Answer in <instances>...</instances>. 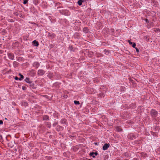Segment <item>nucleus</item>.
Here are the masks:
<instances>
[{
	"mask_svg": "<svg viewBox=\"0 0 160 160\" xmlns=\"http://www.w3.org/2000/svg\"><path fill=\"white\" fill-rule=\"evenodd\" d=\"M150 114L151 116L153 118H155L158 115V112L154 109H152L150 112Z\"/></svg>",
	"mask_w": 160,
	"mask_h": 160,
	"instance_id": "f257e3e1",
	"label": "nucleus"
},
{
	"mask_svg": "<svg viewBox=\"0 0 160 160\" xmlns=\"http://www.w3.org/2000/svg\"><path fill=\"white\" fill-rule=\"evenodd\" d=\"M98 153L97 152H92L89 153V155L90 156H92L93 158H95L96 157L95 156L98 155Z\"/></svg>",
	"mask_w": 160,
	"mask_h": 160,
	"instance_id": "f03ea898",
	"label": "nucleus"
},
{
	"mask_svg": "<svg viewBox=\"0 0 160 160\" xmlns=\"http://www.w3.org/2000/svg\"><path fill=\"white\" fill-rule=\"evenodd\" d=\"M110 146L109 143H105L102 147V149L103 150H107Z\"/></svg>",
	"mask_w": 160,
	"mask_h": 160,
	"instance_id": "7ed1b4c3",
	"label": "nucleus"
},
{
	"mask_svg": "<svg viewBox=\"0 0 160 160\" xmlns=\"http://www.w3.org/2000/svg\"><path fill=\"white\" fill-rule=\"evenodd\" d=\"M45 71L42 69H39L38 71V74L39 75H43Z\"/></svg>",
	"mask_w": 160,
	"mask_h": 160,
	"instance_id": "20e7f679",
	"label": "nucleus"
},
{
	"mask_svg": "<svg viewBox=\"0 0 160 160\" xmlns=\"http://www.w3.org/2000/svg\"><path fill=\"white\" fill-rule=\"evenodd\" d=\"M128 138L129 139L132 140L135 138V136L133 134L131 133L128 136Z\"/></svg>",
	"mask_w": 160,
	"mask_h": 160,
	"instance_id": "39448f33",
	"label": "nucleus"
},
{
	"mask_svg": "<svg viewBox=\"0 0 160 160\" xmlns=\"http://www.w3.org/2000/svg\"><path fill=\"white\" fill-rule=\"evenodd\" d=\"M56 129L58 131H62L63 129V128L60 125H58L56 127Z\"/></svg>",
	"mask_w": 160,
	"mask_h": 160,
	"instance_id": "423d86ee",
	"label": "nucleus"
},
{
	"mask_svg": "<svg viewBox=\"0 0 160 160\" xmlns=\"http://www.w3.org/2000/svg\"><path fill=\"white\" fill-rule=\"evenodd\" d=\"M8 56L9 59L12 60H13L14 58V56L13 53H12L8 54Z\"/></svg>",
	"mask_w": 160,
	"mask_h": 160,
	"instance_id": "0eeeda50",
	"label": "nucleus"
},
{
	"mask_svg": "<svg viewBox=\"0 0 160 160\" xmlns=\"http://www.w3.org/2000/svg\"><path fill=\"white\" fill-rule=\"evenodd\" d=\"M81 36L80 35V34L78 33V32H76L73 35V37L74 38H79Z\"/></svg>",
	"mask_w": 160,
	"mask_h": 160,
	"instance_id": "6e6552de",
	"label": "nucleus"
},
{
	"mask_svg": "<svg viewBox=\"0 0 160 160\" xmlns=\"http://www.w3.org/2000/svg\"><path fill=\"white\" fill-rule=\"evenodd\" d=\"M40 64L38 62H34L33 64V66L35 67V68H37L39 67Z\"/></svg>",
	"mask_w": 160,
	"mask_h": 160,
	"instance_id": "1a4fd4ad",
	"label": "nucleus"
},
{
	"mask_svg": "<svg viewBox=\"0 0 160 160\" xmlns=\"http://www.w3.org/2000/svg\"><path fill=\"white\" fill-rule=\"evenodd\" d=\"M56 36V35L55 34L52 33L51 34L50 32H48V37H51L52 39L54 38Z\"/></svg>",
	"mask_w": 160,
	"mask_h": 160,
	"instance_id": "9d476101",
	"label": "nucleus"
},
{
	"mask_svg": "<svg viewBox=\"0 0 160 160\" xmlns=\"http://www.w3.org/2000/svg\"><path fill=\"white\" fill-rule=\"evenodd\" d=\"M21 105L22 106L26 107L27 106H28V102H26L25 101H22L21 102Z\"/></svg>",
	"mask_w": 160,
	"mask_h": 160,
	"instance_id": "9b49d317",
	"label": "nucleus"
},
{
	"mask_svg": "<svg viewBox=\"0 0 160 160\" xmlns=\"http://www.w3.org/2000/svg\"><path fill=\"white\" fill-rule=\"evenodd\" d=\"M42 118L43 120H49V116L47 115L43 116Z\"/></svg>",
	"mask_w": 160,
	"mask_h": 160,
	"instance_id": "f8f14e48",
	"label": "nucleus"
},
{
	"mask_svg": "<svg viewBox=\"0 0 160 160\" xmlns=\"http://www.w3.org/2000/svg\"><path fill=\"white\" fill-rule=\"evenodd\" d=\"M83 32L85 33H88L89 32V29L87 27H84L83 29Z\"/></svg>",
	"mask_w": 160,
	"mask_h": 160,
	"instance_id": "ddd939ff",
	"label": "nucleus"
},
{
	"mask_svg": "<svg viewBox=\"0 0 160 160\" xmlns=\"http://www.w3.org/2000/svg\"><path fill=\"white\" fill-rule=\"evenodd\" d=\"M115 128L116 129V130L118 132H121L122 130V129L121 128V127L120 126H116L115 127Z\"/></svg>",
	"mask_w": 160,
	"mask_h": 160,
	"instance_id": "4468645a",
	"label": "nucleus"
},
{
	"mask_svg": "<svg viewBox=\"0 0 160 160\" xmlns=\"http://www.w3.org/2000/svg\"><path fill=\"white\" fill-rule=\"evenodd\" d=\"M30 87L32 89H35L36 88V87L35 86L34 84L32 83V82H31V83H30Z\"/></svg>",
	"mask_w": 160,
	"mask_h": 160,
	"instance_id": "2eb2a0df",
	"label": "nucleus"
},
{
	"mask_svg": "<svg viewBox=\"0 0 160 160\" xmlns=\"http://www.w3.org/2000/svg\"><path fill=\"white\" fill-rule=\"evenodd\" d=\"M60 122L62 124H67V120L65 119H63L61 120Z\"/></svg>",
	"mask_w": 160,
	"mask_h": 160,
	"instance_id": "dca6fc26",
	"label": "nucleus"
},
{
	"mask_svg": "<svg viewBox=\"0 0 160 160\" xmlns=\"http://www.w3.org/2000/svg\"><path fill=\"white\" fill-rule=\"evenodd\" d=\"M33 43L34 46L37 47L39 45V43L36 40H34L33 42Z\"/></svg>",
	"mask_w": 160,
	"mask_h": 160,
	"instance_id": "f3484780",
	"label": "nucleus"
},
{
	"mask_svg": "<svg viewBox=\"0 0 160 160\" xmlns=\"http://www.w3.org/2000/svg\"><path fill=\"white\" fill-rule=\"evenodd\" d=\"M25 81L29 83H31L32 81H31L29 78H26L25 79Z\"/></svg>",
	"mask_w": 160,
	"mask_h": 160,
	"instance_id": "a211bd4d",
	"label": "nucleus"
},
{
	"mask_svg": "<svg viewBox=\"0 0 160 160\" xmlns=\"http://www.w3.org/2000/svg\"><path fill=\"white\" fill-rule=\"evenodd\" d=\"M18 63L16 61H14L13 62V65L15 67H17L18 66Z\"/></svg>",
	"mask_w": 160,
	"mask_h": 160,
	"instance_id": "6ab92c4d",
	"label": "nucleus"
},
{
	"mask_svg": "<svg viewBox=\"0 0 160 160\" xmlns=\"http://www.w3.org/2000/svg\"><path fill=\"white\" fill-rule=\"evenodd\" d=\"M19 75L20 76V78H19V80L20 81L24 79L23 76L21 74V73H19Z\"/></svg>",
	"mask_w": 160,
	"mask_h": 160,
	"instance_id": "aec40b11",
	"label": "nucleus"
},
{
	"mask_svg": "<svg viewBox=\"0 0 160 160\" xmlns=\"http://www.w3.org/2000/svg\"><path fill=\"white\" fill-rule=\"evenodd\" d=\"M83 2V1L82 0H79L78 2V3L79 5L80 6L82 5Z\"/></svg>",
	"mask_w": 160,
	"mask_h": 160,
	"instance_id": "412c9836",
	"label": "nucleus"
},
{
	"mask_svg": "<svg viewBox=\"0 0 160 160\" xmlns=\"http://www.w3.org/2000/svg\"><path fill=\"white\" fill-rule=\"evenodd\" d=\"M110 34L111 35H113V33L114 31V30L113 28H111L110 30Z\"/></svg>",
	"mask_w": 160,
	"mask_h": 160,
	"instance_id": "4be33fe9",
	"label": "nucleus"
},
{
	"mask_svg": "<svg viewBox=\"0 0 160 160\" xmlns=\"http://www.w3.org/2000/svg\"><path fill=\"white\" fill-rule=\"evenodd\" d=\"M98 96L99 97H100L101 98L102 97H104V94L103 93L101 92L98 95Z\"/></svg>",
	"mask_w": 160,
	"mask_h": 160,
	"instance_id": "5701e85b",
	"label": "nucleus"
},
{
	"mask_svg": "<svg viewBox=\"0 0 160 160\" xmlns=\"http://www.w3.org/2000/svg\"><path fill=\"white\" fill-rule=\"evenodd\" d=\"M131 107H132V108H136V104L134 103H132L131 105Z\"/></svg>",
	"mask_w": 160,
	"mask_h": 160,
	"instance_id": "b1692460",
	"label": "nucleus"
},
{
	"mask_svg": "<svg viewBox=\"0 0 160 160\" xmlns=\"http://www.w3.org/2000/svg\"><path fill=\"white\" fill-rule=\"evenodd\" d=\"M145 38L146 40L147 41H148L149 40V37L148 36H146L145 37Z\"/></svg>",
	"mask_w": 160,
	"mask_h": 160,
	"instance_id": "393cba45",
	"label": "nucleus"
},
{
	"mask_svg": "<svg viewBox=\"0 0 160 160\" xmlns=\"http://www.w3.org/2000/svg\"><path fill=\"white\" fill-rule=\"evenodd\" d=\"M96 56L97 57H99L101 56H102V54L99 53H96Z\"/></svg>",
	"mask_w": 160,
	"mask_h": 160,
	"instance_id": "a878e982",
	"label": "nucleus"
},
{
	"mask_svg": "<svg viewBox=\"0 0 160 160\" xmlns=\"http://www.w3.org/2000/svg\"><path fill=\"white\" fill-rule=\"evenodd\" d=\"M69 50H70V51H72L73 50V46L72 45H69Z\"/></svg>",
	"mask_w": 160,
	"mask_h": 160,
	"instance_id": "bb28decb",
	"label": "nucleus"
},
{
	"mask_svg": "<svg viewBox=\"0 0 160 160\" xmlns=\"http://www.w3.org/2000/svg\"><path fill=\"white\" fill-rule=\"evenodd\" d=\"M33 2L34 4H35V5H37L38 3V0H33Z\"/></svg>",
	"mask_w": 160,
	"mask_h": 160,
	"instance_id": "cd10ccee",
	"label": "nucleus"
},
{
	"mask_svg": "<svg viewBox=\"0 0 160 160\" xmlns=\"http://www.w3.org/2000/svg\"><path fill=\"white\" fill-rule=\"evenodd\" d=\"M74 104L76 105H79L80 104V102H79V101H78L75 100L74 101Z\"/></svg>",
	"mask_w": 160,
	"mask_h": 160,
	"instance_id": "c85d7f7f",
	"label": "nucleus"
},
{
	"mask_svg": "<svg viewBox=\"0 0 160 160\" xmlns=\"http://www.w3.org/2000/svg\"><path fill=\"white\" fill-rule=\"evenodd\" d=\"M129 81L132 82V84H135V82L133 80H132L131 78H130L129 79Z\"/></svg>",
	"mask_w": 160,
	"mask_h": 160,
	"instance_id": "c756f323",
	"label": "nucleus"
},
{
	"mask_svg": "<svg viewBox=\"0 0 160 160\" xmlns=\"http://www.w3.org/2000/svg\"><path fill=\"white\" fill-rule=\"evenodd\" d=\"M154 31L155 32H160V29H159V28H156L154 30Z\"/></svg>",
	"mask_w": 160,
	"mask_h": 160,
	"instance_id": "7c9ffc66",
	"label": "nucleus"
},
{
	"mask_svg": "<svg viewBox=\"0 0 160 160\" xmlns=\"http://www.w3.org/2000/svg\"><path fill=\"white\" fill-rule=\"evenodd\" d=\"M132 47H133V48H135V46H136V43L134 42L132 44Z\"/></svg>",
	"mask_w": 160,
	"mask_h": 160,
	"instance_id": "2f4dec72",
	"label": "nucleus"
},
{
	"mask_svg": "<svg viewBox=\"0 0 160 160\" xmlns=\"http://www.w3.org/2000/svg\"><path fill=\"white\" fill-rule=\"evenodd\" d=\"M28 0H24L23 3L24 4H26L28 3Z\"/></svg>",
	"mask_w": 160,
	"mask_h": 160,
	"instance_id": "473e14b6",
	"label": "nucleus"
},
{
	"mask_svg": "<svg viewBox=\"0 0 160 160\" xmlns=\"http://www.w3.org/2000/svg\"><path fill=\"white\" fill-rule=\"evenodd\" d=\"M58 124V122H54L52 125L54 126V127H55V126H56L57 124Z\"/></svg>",
	"mask_w": 160,
	"mask_h": 160,
	"instance_id": "72a5a7b5",
	"label": "nucleus"
},
{
	"mask_svg": "<svg viewBox=\"0 0 160 160\" xmlns=\"http://www.w3.org/2000/svg\"><path fill=\"white\" fill-rule=\"evenodd\" d=\"M124 155L126 156H129L128 153V152L124 153Z\"/></svg>",
	"mask_w": 160,
	"mask_h": 160,
	"instance_id": "f704fd0d",
	"label": "nucleus"
},
{
	"mask_svg": "<svg viewBox=\"0 0 160 160\" xmlns=\"http://www.w3.org/2000/svg\"><path fill=\"white\" fill-rule=\"evenodd\" d=\"M14 79L15 80H17L19 79V78H18L16 76L15 77Z\"/></svg>",
	"mask_w": 160,
	"mask_h": 160,
	"instance_id": "c9c22d12",
	"label": "nucleus"
},
{
	"mask_svg": "<svg viewBox=\"0 0 160 160\" xmlns=\"http://www.w3.org/2000/svg\"><path fill=\"white\" fill-rule=\"evenodd\" d=\"M145 20L147 23H148L149 22V21L148 20V19H145Z\"/></svg>",
	"mask_w": 160,
	"mask_h": 160,
	"instance_id": "e433bc0d",
	"label": "nucleus"
},
{
	"mask_svg": "<svg viewBox=\"0 0 160 160\" xmlns=\"http://www.w3.org/2000/svg\"><path fill=\"white\" fill-rule=\"evenodd\" d=\"M128 42L130 45H132L133 42H131L130 40H128Z\"/></svg>",
	"mask_w": 160,
	"mask_h": 160,
	"instance_id": "4c0bfd02",
	"label": "nucleus"
},
{
	"mask_svg": "<svg viewBox=\"0 0 160 160\" xmlns=\"http://www.w3.org/2000/svg\"><path fill=\"white\" fill-rule=\"evenodd\" d=\"M135 49L136 50L137 52H139L138 49L137 48H136V47H135Z\"/></svg>",
	"mask_w": 160,
	"mask_h": 160,
	"instance_id": "58836bf2",
	"label": "nucleus"
},
{
	"mask_svg": "<svg viewBox=\"0 0 160 160\" xmlns=\"http://www.w3.org/2000/svg\"><path fill=\"white\" fill-rule=\"evenodd\" d=\"M22 89L23 90H25L26 89V88L25 86L22 87Z\"/></svg>",
	"mask_w": 160,
	"mask_h": 160,
	"instance_id": "ea45409f",
	"label": "nucleus"
},
{
	"mask_svg": "<svg viewBox=\"0 0 160 160\" xmlns=\"http://www.w3.org/2000/svg\"><path fill=\"white\" fill-rule=\"evenodd\" d=\"M14 14L17 16H18V12H14Z\"/></svg>",
	"mask_w": 160,
	"mask_h": 160,
	"instance_id": "a19ab883",
	"label": "nucleus"
},
{
	"mask_svg": "<svg viewBox=\"0 0 160 160\" xmlns=\"http://www.w3.org/2000/svg\"><path fill=\"white\" fill-rule=\"evenodd\" d=\"M3 123V122L2 120H0V125H1Z\"/></svg>",
	"mask_w": 160,
	"mask_h": 160,
	"instance_id": "79ce46f5",
	"label": "nucleus"
},
{
	"mask_svg": "<svg viewBox=\"0 0 160 160\" xmlns=\"http://www.w3.org/2000/svg\"><path fill=\"white\" fill-rule=\"evenodd\" d=\"M3 52V50H0V53H2Z\"/></svg>",
	"mask_w": 160,
	"mask_h": 160,
	"instance_id": "37998d69",
	"label": "nucleus"
},
{
	"mask_svg": "<svg viewBox=\"0 0 160 160\" xmlns=\"http://www.w3.org/2000/svg\"><path fill=\"white\" fill-rule=\"evenodd\" d=\"M47 157V159H50L52 158V157H50V156L48 157Z\"/></svg>",
	"mask_w": 160,
	"mask_h": 160,
	"instance_id": "c03bdc74",
	"label": "nucleus"
},
{
	"mask_svg": "<svg viewBox=\"0 0 160 160\" xmlns=\"http://www.w3.org/2000/svg\"><path fill=\"white\" fill-rule=\"evenodd\" d=\"M157 3V2H155V1H153V2H152V3H154V4H156V3Z\"/></svg>",
	"mask_w": 160,
	"mask_h": 160,
	"instance_id": "a18cd8bd",
	"label": "nucleus"
},
{
	"mask_svg": "<svg viewBox=\"0 0 160 160\" xmlns=\"http://www.w3.org/2000/svg\"><path fill=\"white\" fill-rule=\"evenodd\" d=\"M6 32V30H3L2 31V32Z\"/></svg>",
	"mask_w": 160,
	"mask_h": 160,
	"instance_id": "49530a36",
	"label": "nucleus"
},
{
	"mask_svg": "<svg viewBox=\"0 0 160 160\" xmlns=\"http://www.w3.org/2000/svg\"><path fill=\"white\" fill-rule=\"evenodd\" d=\"M64 97V98H67V95H66V96H63Z\"/></svg>",
	"mask_w": 160,
	"mask_h": 160,
	"instance_id": "de8ad7c7",
	"label": "nucleus"
},
{
	"mask_svg": "<svg viewBox=\"0 0 160 160\" xmlns=\"http://www.w3.org/2000/svg\"><path fill=\"white\" fill-rule=\"evenodd\" d=\"M0 138L1 139H2V136L1 135H0Z\"/></svg>",
	"mask_w": 160,
	"mask_h": 160,
	"instance_id": "09e8293b",
	"label": "nucleus"
},
{
	"mask_svg": "<svg viewBox=\"0 0 160 160\" xmlns=\"http://www.w3.org/2000/svg\"><path fill=\"white\" fill-rule=\"evenodd\" d=\"M133 160H138V159L137 158H134L133 159Z\"/></svg>",
	"mask_w": 160,
	"mask_h": 160,
	"instance_id": "8fccbe9b",
	"label": "nucleus"
},
{
	"mask_svg": "<svg viewBox=\"0 0 160 160\" xmlns=\"http://www.w3.org/2000/svg\"><path fill=\"white\" fill-rule=\"evenodd\" d=\"M83 160H88L87 158H85V159H84Z\"/></svg>",
	"mask_w": 160,
	"mask_h": 160,
	"instance_id": "3c124183",
	"label": "nucleus"
},
{
	"mask_svg": "<svg viewBox=\"0 0 160 160\" xmlns=\"http://www.w3.org/2000/svg\"><path fill=\"white\" fill-rule=\"evenodd\" d=\"M48 127V128H50L51 127V125H50V126H49Z\"/></svg>",
	"mask_w": 160,
	"mask_h": 160,
	"instance_id": "603ef678",
	"label": "nucleus"
},
{
	"mask_svg": "<svg viewBox=\"0 0 160 160\" xmlns=\"http://www.w3.org/2000/svg\"><path fill=\"white\" fill-rule=\"evenodd\" d=\"M60 8V7H58L57 8Z\"/></svg>",
	"mask_w": 160,
	"mask_h": 160,
	"instance_id": "864d4df0",
	"label": "nucleus"
},
{
	"mask_svg": "<svg viewBox=\"0 0 160 160\" xmlns=\"http://www.w3.org/2000/svg\"><path fill=\"white\" fill-rule=\"evenodd\" d=\"M5 119L6 120H7V119L6 118H5Z\"/></svg>",
	"mask_w": 160,
	"mask_h": 160,
	"instance_id": "5fc2aeb1",
	"label": "nucleus"
},
{
	"mask_svg": "<svg viewBox=\"0 0 160 160\" xmlns=\"http://www.w3.org/2000/svg\"><path fill=\"white\" fill-rule=\"evenodd\" d=\"M150 160H152V159H150Z\"/></svg>",
	"mask_w": 160,
	"mask_h": 160,
	"instance_id": "6e6d98bb",
	"label": "nucleus"
}]
</instances>
